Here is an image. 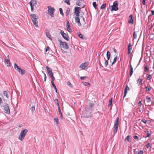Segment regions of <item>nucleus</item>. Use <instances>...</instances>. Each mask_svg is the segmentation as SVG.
I'll return each instance as SVG.
<instances>
[{
    "label": "nucleus",
    "mask_w": 154,
    "mask_h": 154,
    "mask_svg": "<svg viewBox=\"0 0 154 154\" xmlns=\"http://www.w3.org/2000/svg\"><path fill=\"white\" fill-rule=\"evenodd\" d=\"M94 104L93 103H89L87 105L85 108V114L84 116L86 118H89L92 116L91 114V112L94 110Z\"/></svg>",
    "instance_id": "obj_1"
},
{
    "label": "nucleus",
    "mask_w": 154,
    "mask_h": 154,
    "mask_svg": "<svg viewBox=\"0 0 154 154\" xmlns=\"http://www.w3.org/2000/svg\"><path fill=\"white\" fill-rule=\"evenodd\" d=\"M31 20L33 23V25L36 27H38V22L37 19L38 18V16L35 14H33L30 15Z\"/></svg>",
    "instance_id": "obj_2"
},
{
    "label": "nucleus",
    "mask_w": 154,
    "mask_h": 154,
    "mask_svg": "<svg viewBox=\"0 0 154 154\" xmlns=\"http://www.w3.org/2000/svg\"><path fill=\"white\" fill-rule=\"evenodd\" d=\"M28 131L27 129H24L22 130L20 134V136L18 137V139L21 141L23 140L24 137L26 135Z\"/></svg>",
    "instance_id": "obj_3"
},
{
    "label": "nucleus",
    "mask_w": 154,
    "mask_h": 154,
    "mask_svg": "<svg viewBox=\"0 0 154 154\" xmlns=\"http://www.w3.org/2000/svg\"><path fill=\"white\" fill-rule=\"evenodd\" d=\"M14 68L17 70L21 75L24 74L26 72L25 70L22 69L21 68H20L16 63L14 64Z\"/></svg>",
    "instance_id": "obj_4"
},
{
    "label": "nucleus",
    "mask_w": 154,
    "mask_h": 154,
    "mask_svg": "<svg viewBox=\"0 0 154 154\" xmlns=\"http://www.w3.org/2000/svg\"><path fill=\"white\" fill-rule=\"evenodd\" d=\"M119 117H117L114 122V129H113V133L114 134L116 133L117 131L118 126L119 125Z\"/></svg>",
    "instance_id": "obj_5"
},
{
    "label": "nucleus",
    "mask_w": 154,
    "mask_h": 154,
    "mask_svg": "<svg viewBox=\"0 0 154 154\" xmlns=\"http://www.w3.org/2000/svg\"><path fill=\"white\" fill-rule=\"evenodd\" d=\"M49 15L51 17H54V12L55 9L53 7H51L50 6H48L47 7Z\"/></svg>",
    "instance_id": "obj_6"
},
{
    "label": "nucleus",
    "mask_w": 154,
    "mask_h": 154,
    "mask_svg": "<svg viewBox=\"0 0 154 154\" xmlns=\"http://www.w3.org/2000/svg\"><path fill=\"white\" fill-rule=\"evenodd\" d=\"M4 109V112L7 114H9L10 113V109L8 105L6 103H5V104L2 106Z\"/></svg>",
    "instance_id": "obj_7"
},
{
    "label": "nucleus",
    "mask_w": 154,
    "mask_h": 154,
    "mask_svg": "<svg viewBox=\"0 0 154 154\" xmlns=\"http://www.w3.org/2000/svg\"><path fill=\"white\" fill-rule=\"evenodd\" d=\"M58 41L60 42V47L66 49H69V47L68 44L66 42H62L60 40H59Z\"/></svg>",
    "instance_id": "obj_8"
},
{
    "label": "nucleus",
    "mask_w": 154,
    "mask_h": 154,
    "mask_svg": "<svg viewBox=\"0 0 154 154\" xmlns=\"http://www.w3.org/2000/svg\"><path fill=\"white\" fill-rule=\"evenodd\" d=\"M118 2L117 1H115L112 5L111 6L112 9H111V11H116L118 10Z\"/></svg>",
    "instance_id": "obj_9"
},
{
    "label": "nucleus",
    "mask_w": 154,
    "mask_h": 154,
    "mask_svg": "<svg viewBox=\"0 0 154 154\" xmlns=\"http://www.w3.org/2000/svg\"><path fill=\"white\" fill-rule=\"evenodd\" d=\"M60 33L61 36L66 40L69 41V38L68 35L65 33L63 30L60 31Z\"/></svg>",
    "instance_id": "obj_10"
},
{
    "label": "nucleus",
    "mask_w": 154,
    "mask_h": 154,
    "mask_svg": "<svg viewBox=\"0 0 154 154\" xmlns=\"http://www.w3.org/2000/svg\"><path fill=\"white\" fill-rule=\"evenodd\" d=\"M80 10L81 8L80 7H76L75 8L74 13L77 16H79Z\"/></svg>",
    "instance_id": "obj_11"
},
{
    "label": "nucleus",
    "mask_w": 154,
    "mask_h": 154,
    "mask_svg": "<svg viewBox=\"0 0 154 154\" xmlns=\"http://www.w3.org/2000/svg\"><path fill=\"white\" fill-rule=\"evenodd\" d=\"M8 56L9 55H8L6 58L5 59V65H7V66H10V62Z\"/></svg>",
    "instance_id": "obj_12"
},
{
    "label": "nucleus",
    "mask_w": 154,
    "mask_h": 154,
    "mask_svg": "<svg viewBox=\"0 0 154 154\" xmlns=\"http://www.w3.org/2000/svg\"><path fill=\"white\" fill-rule=\"evenodd\" d=\"M66 27L67 30L68 31V32L70 33H71L72 32V30L70 28V26L69 24V22L68 21H66Z\"/></svg>",
    "instance_id": "obj_13"
},
{
    "label": "nucleus",
    "mask_w": 154,
    "mask_h": 154,
    "mask_svg": "<svg viewBox=\"0 0 154 154\" xmlns=\"http://www.w3.org/2000/svg\"><path fill=\"white\" fill-rule=\"evenodd\" d=\"M75 22L78 23L79 26H81L82 25V24L80 21V18L79 16L75 17Z\"/></svg>",
    "instance_id": "obj_14"
},
{
    "label": "nucleus",
    "mask_w": 154,
    "mask_h": 154,
    "mask_svg": "<svg viewBox=\"0 0 154 154\" xmlns=\"http://www.w3.org/2000/svg\"><path fill=\"white\" fill-rule=\"evenodd\" d=\"M133 15L132 14H131L129 17L128 20V22L130 23L133 24Z\"/></svg>",
    "instance_id": "obj_15"
},
{
    "label": "nucleus",
    "mask_w": 154,
    "mask_h": 154,
    "mask_svg": "<svg viewBox=\"0 0 154 154\" xmlns=\"http://www.w3.org/2000/svg\"><path fill=\"white\" fill-rule=\"evenodd\" d=\"M88 66V64L87 63H85L82 64H81L79 67L82 69H84L87 67Z\"/></svg>",
    "instance_id": "obj_16"
},
{
    "label": "nucleus",
    "mask_w": 154,
    "mask_h": 154,
    "mask_svg": "<svg viewBox=\"0 0 154 154\" xmlns=\"http://www.w3.org/2000/svg\"><path fill=\"white\" fill-rule=\"evenodd\" d=\"M127 90H129V88L128 87V85H127L126 86L124 90V95L123 98H125V96L126 95L127 93Z\"/></svg>",
    "instance_id": "obj_17"
},
{
    "label": "nucleus",
    "mask_w": 154,
    "mask_h": 154,
    "mask_svg": "<svg viewBox=\"0 0 154 154\" xmlns=\"http://www.w3.org/2000/svg\"><path fill=\"white\" fill-rule=\"evenodd\" d=\"M46 68L49 75L53 73L51 69L48 66H46Z\"/></svg>",
    "instance_id": "obj_18"
},
{
    "label": "nucleus",
    "mask_w": 154,
    "mask_h": 154,
    "mask_svg": "<svg viewBox=\"0 0 154 154\" xmlns=\"http://www.w3.org/2000/svg\"><path fill=\"white\" fill-rule=\"evenodd\" d=\"M77 2L78 3L77 4V5L80 7L83 6V7L84 6L83 5H82L83 3V1L82 0H79Z\"/></svg>",
    "instance_id": "obj_19"
},
{
    "label": "nucleus",
    "mask_w": 154,
    "mask_h": 154,
    "mask_svg": "<svg viewBox=\"0 0 154 154\" xmlns=\"http://www.w3.org/2000/svg\"><path fill=\"white\" fill-rule=\"evenodd\" d=\"M131 136L130 135H128L125 139V141H127L129 142H131Z\"/></svg>",
    "instance_id": "obj_20"
},
{
    "label": "nucleus",
    "mask_w": 154,
    "mask_h": 154,
    "mask_svg": "<svg viewBox=\"0 0 154 154\" xmlns=\"http://www.w3.org/2000/svg\"><path fill=\"white\" fill-rule=\"evenodd\" d=\"M37 4V2L35 0L31 1L29 2L30 5H32L33 6H34L35 5H36Z\"/></svg>",
    "instance_id": "obj_21"
},
{
    "label": "nucleus",
    "mask_w": 154,
    "mask_h": 154,
    "mask_svg": "<svg viewBox=\"0 0 154 154\" xmlns=\"http://www.w3.org/2000/svg\"><path fill=\"white\" fill-rule=\"evenodd\" d=\"M137 84L138 86L141 85L142 84V79H139L137 80Z\"/></svg>",
    "instance_id": "obj_22"
},
{
    "label": "nucleus",
    "mask_w": 154,
    "mask_h": 154,
    "mask_svg": "<svg viewBox=\"0 0 154 154\" xmlns=\"http://www.w3.org/2000/svg\"><path fill=\"white\" fill-rule=\"evenodd\" d=\"M46 36L49 38L52 41V38H51V35L50 34L49 32H46Z\"/></svg>",
    "instance_id": "obj_23"
},
{
    "label": "nucleus",
    "mask_w": 154,
    "mask_h": 154,
    "mask_svg": "<svg viewBox=\"0 0 154 154\" xmlns=\"http://www.w3.org/2000/svg\"><path fill=\"white\" fill-rule=\"evenodd\" d=\"M130 77L132 76V74L133 73V68L132 65L130 64Z\"/></svg>",
    "instance_id": "obj_24"
},
{
    "label": "nucleus",
    "mask_w": 154,
    "mask_h": 154,
    "mask_svg": "<svg viewBox=\"0 0 154 154\" xmlns=\"http://www.w3.org/2000/svg\"><path fill=\"white\" fill-rule=\"evenodd\" d=\"M79 18L80 19L82 23H85V19L82 16H80Z\"/></svg>",
    "instance_id": "obj_25"
},
{
    "label": "nucleus",
    "mask_w": 154,
    "mask_h": 154,
    "mask_svg": "<svg viewBox=\"0 0 154 154\" xmlns=\"http://www.w3.org/2000/svg\"><path fill=\"white\" fill-rule=\"evenodd\" d=\"M110 52L109 51H107L106 53V57H107V58L108 59V60H109L110 58Z\"/></svg>",
    "instance_id": "obj_26"
},
{
    "label": "nucleus",
    "mask_w": 154,
    "mask_h": 154,
    "mask_svg": "<svg viewBox=\"0 0 154 154\" xmlns=\"http://www.w3.org/2000/svg\"><path fill=\"white\" fill-rule=\"evenodd\" d=\"M104 60H105V62H104V66L105 67H106L107 65H108V60H106L104 57L103 56Z\"/></svg>",
    "instance_id": "obj_27"
},
{
    "label": "nucleus",
    "mask_w": 154,
    "mask_h": 154,
    "mask_svg": "<svg viewBox=\"0 0 154 154\" xmlns=\"http://www.w3.org/2000/svg\"><path fill=\"white\" fill-rule=\"evenodd\" d=\"M70 11V9L69 8H67L66 12V16H68L69 13Z\"/></svg>",
    "instance_id": "obj_28"
},
{
    "label": "nucleus",
    "mask_w": 154,
    "mask_h": 154,
    "mask_svg": "<svg viewBox=\"0 0 154 154\" xmlns=\"http://www.w3.org/2000/svg\"><path fill=\"white\" fill-rule=\"evenodd\" d=\"M106 6V4H103L100 7V9H104L105 8Z\"/></svg>",
    "instance_id": "obj_29"
},
{
    "label": "nucleus",
    "mask_w": 154,
    "mask_h": 154,
    "mask_svg": "<svg viewBox=\"0 0 154 154\" xmlns=\"http://www.w3.org/2000/svg\"><path fill=\"white\" fill-rule=\"evenodd\" d=\"M5 96L7 98L9 97V95L7 91H5L3 92Z\"/></svg>",
    "instance_id": "obj_30"
},
{
    "label": "nucleus",
    "mask_w": 154,
    "mask_h": 154,
    "mask_svg": "<svg viewBox=\"0 0 154 154\" xmlns=\"http://www.w3.org/2000/svg\"><path fill=\"white\" fill-rule=\"evenodd\" d=\"M54 121L56 122L57 125H58L59 124V122L57 118H55L54 119Z\"/></svg>",
    "instance_id": "obj_31"
},
{
    "label": "nucleus",
    "mask_w": 154,
    "mask_h": 154,
    "mask_svg": "<svg viewBox=\"0 0 154 154\" xmlns=\"http://www.w3.org/2000/svg\"><path fill=\"white\" fill-rule=\"evenodd\" d=\"M146 101L147 102H149L151 101L150 98L149 96H147L146 97Z\"/></svg>",
    "instance_id": "obj_32"
},
{
    "label": "nucleus",
    "mask_w": 154,
    "mask_h": 154,
    "mask_svg": "<svg viewBox=\"0 0 154 154\" xmlns=\"http://www.w3.org/2000/svg\"><path fill=\"white\" fill-rule=\"evenodd\" d=\"M58 110H59V114L60 115V118L61 119H63V116H62V113L61 112V111H60V107H58Z\"/></svg>",
    "instance_id": "obj_33"
},
{
    "label": "nucleus",
    "mask_w": 154,
    "mask_h": 154,
    "mask_svg": "<svg viewBox=\"0 0 154 154\" xmlns=\"http://www.w3.org/2000/svg\"><path fill=\"white\" fill-rule=\"evenodd\" d=\"M59 11L60 14L62 15V16H64V14L63 12V11L62 9L61 8H59Z\"/></svg>",
    "instance_id": "obj_34"
},
{
    "label": "nucleus",
    "mask_w": 154,
    "mask_h": 154,
    "mask_svg": "<svg viewBox=\"0 0 154 154\" xmlns=\"http://www.w3.org/2000/svg\"><path fill=\"white\" fill-rule=\"evenodd\" d=\"M54 101L55 103H56L57 105L58 106V107H59L58 99H56L54 100Z\"/></svg>",
    "instance_id": "obj_35"
},
{
    "label": "nucleus",
    "mask_w": 154,
    "mask_h": 154,
    "mask_svg": "<svg viewBox=\"0 0 154 154\" xmlns=\"http://www.w3.org/2000/svg\"><path fill=\"white\" fill-rule=\"evenodd\" d=\"M133 36L134 38V39L136 38L137 35V34L136 33V32L135 31H134V32Z\"/></svg>",
    "instance_id": "obj_36"
},
{
    "label": "nucleus",
    "mask_w": 154,
    "mask_h": 154,
    "mask_svg": "<svg viewBox=\"0 0 154 154\" xmlns=\"http://www.w3.org/2000/svg\"><path fill=\"white\" fill-rule=\"evenodd\" d=\"M132 49V45L131 43H130L128 44V50H131Z\"/></svg>",
    "instance_id": "obj_37"
},
{
    "label": "nucleus",
    "mask_w": 154,
    "mask_h": 154,
    "mask_svg": "<svg viewBox=\"0 0 154 154\" xmlns=\"http://www.w3.org/2000/svg\"><path fill=\"white\" fill-rule=\"evenodd\" d=\"M144 69H145V70H144L145 72H146L149 69H148L147 66L145 64Z\"/></svg>",
    "instance_id": "obj_38"
},
{
    "label": "nucleus",
    "mask_w": 154,
    "mask_h": 154,
    "mask_svg": "<svg viewBox=\"0 0 154 154\" xmlns=\"http://www.w3.org/2000/svg\"><path fill=\"white\" fill-rule=\"evenodd\" d=\"M117 59V56H116L114 58L113 60V61L112 63V65L113 64L116 62V61Z\"/></svg>",
    "instance_id": "obj_39"
},
{
    "label": "nucleus",
    "mask_w": 154,
    "mask_h": 154,
    "mask_svg": "<svg viewBox=\"0 0 154 154\" xmlns=\"http://www.w3.org/2000/svg\"><path fill=\"white\" fill-rule=\"evenodd\" d=\"M67 84L70 88H72L73 86L70 82H68L67 83Z\"/></svg>",
    "instance_id": "obj_40"
},
{
    "label": "nucleus",
    "mask_w": 154,
    "mask_h": 154,
    "mask_svg": "<svg viewBox=\"0 0 154 154\" xmlns=\"http://www.w3.org/2000/svg\"><path fill=\"white\" fill-rule=\"evenodd\" d=\"M93 5L95 9H96V7L97 6L96 3L95 2H94L93 3Z\"/></svg>",
    "instance_id": "obj_41"
},
{
    "label": "nucleus",
    "mask_w": 154,
    "mask_h": 154,
    "mask_svg": "<svg viewBox=\"0 0 154 154\" xmlns=\"http://www.w3.org/2000/svg\"><path fill=\"white\" fill-rule=\"evenodd\" d=\"M64 2L68 5H70V3L69 2V0H65L64 1Z\"/></svg>",
    "instance_id": "obj_42"
},
{
    "label": "nucleus",
    "mask_w": 154,
    "mask_h": 154,
    "mask_svg": "<svg viewBox=\"0 0 154 154\" xmlns=\"http://www.w3.org/2000/svg\"><path fill=\"white\" fill-rule=\"evenodd\" d=\"M78 35L79 38H81L83 39V35H82V34H81L80 33H79V34L78 33Z\"/></svg>",
    "instance_id": "obj_43"
},
{
    "label": "nucleus",
    "mask_w": 154,
    "mask_h": 154,
    "mask_svg": "<svg viewBox=\"0 0 154 154\" xmlns=\"http://www.w3.org/2000/svg\"><path fill=\"white\" fill-rule=\"evenodd\" d=\"M112 98H111L110 99L109 102V104L108 105L109 106H110L111 105L112 103Z\"/></svg>",
    "instance_id": "obj_44"
},
{
    "label": "nucleus",
    "mask_w": 154,
    "mask_h": 154,
    "mask_svg": "<svg viewBox=\"0 0 154 154\" xmlns=\"http://www.w3.org/2000/svg\"><path fill=\"white\" fill-rule=\"evenodd\" d=\"M88 78V76H85L81 77H80V79L82 80H83L85 79H87Z\"/></svg>",
    "instance_id": "obj_45"
},
{
    "label": "nucleus",
    "mask_w": 154,
    "mask_h": 154,
    "mask_svg": "<svg viewBox=\"0 0 154 154\" xmlns=\"http://www.w3.org/2000/svg\"><path fill=\"white\" fill-rule=\"evenodd\" d=\"M4 104H5V103H3V101H2V99L0 100V104L1 106H3V105H4Z\"/></svg>",
    "instance_id": "obj_46"
},
{
    "label": "nucleus",
    "mask_w": 154,
    "mask_h": 154,
    "mask_svg": "<svg viewBox=\"0 0 154 154\" xmlns=\"http://www.w3.org/2000/svg\"><path fill=\"white\" fill-rule=\"evenodd\" d=\"M51 84L52 87L53 86L54 88H55L56 86L54 84V82L52 81H51Z\"/></svg>",
    "instance_id": "obj_47"
},
{
    "label": "nucleus",
    "mask_w": 154,
    "mask_h": 154,
    "mask_svg": "<svg viewBox=\"0 0 154 154\" xmlns=\"http://www.w3.org/2000/svg\"><path fill=\"white\" fill-rule=\"evenodd\" d=\"M30 110L32 112H33V111L35 110V107L34 106H32L30 108Z\"/></svg>",
    "instance_id": "obj_48"
},
{
    "label": "nucleus",
    "mask_w": 154,
    "mask_h": 154,
    "mask_svg": "<svg viewBox=\"0 0 154 154\" xmlns=\"http://www.w3.org/2000/svg\"><path fill=\"white\" fill-rule=\"evenodd\" d=\"M152 75H149L147 77V79L149 80H150L152 79Z\"/></svg>",
    "instance_id": "obj_49"
},
{
    "label": "nucleus",
    "mask_w": 154,
    "mask_h": 154,
    "mask_svg": "<svg viewBox=\"0 0 154 154\" xmlns=\"http://www.w3.org/2000/svg\"><path fill=\"white\" fill-rule=\"evenodd\" d=\"M42 72L43 73L44 76V81H45L46 80V76L44 72Z\"/></svg>",
    "instance_id": "obj_50"
},
{
    "label": "nucleus",
    "mask_w": 154,
    "mask_h": 154,
    "mask_svg": "<svg viewBox=\"0 0 154 154\" xmlns=\"http://www.w3.org/2000/svg\"><path fill=\"white\" fill-rule=\"evenodd\" d=\"M146 91H150V89L149 88L147 87H146Z\"/></svg>",
    "instance_id": "obj_51"
},
{
    "label": "nucleus",
    "mask_w": 154,
    "mask_h": 154,
    "mask_svg": "<svg viewBox=\"0 0 154 154\" xmlns=\"http://www.w3.org/2000/svg\"><path fill=\"white\" fill-rule=\"evenodd\" d=\"M30 7H31V11H32V12L33 11L34 9V8L33 7V6H32V5H30Z\"/></svg>",
    "instance_id": "obj_52"
},
{
    "label": "nucleus",
    "mask_w": 154,
    "mask_h": 154,
    "mask_svg": "<svg viewBox=\"0 0 154 154\" xmlns=\"http://www.w3.org/2000/svg\"><path fill=\"white\" fill-rule=\"evenodd\" d=\"M143 150H140L139 152H138V154H143Z\"/></svg>",
    "instance_id": "obj_53"
},
{
    "label": "nucleus",
    "mask_w": 154,
    "mask_h": 154,
    "mask_svg": "<svg viewBox=\"0 0 154 154\" xmlns=\"http://www.w3.org/2000/svg\"><path fill=\"white\" fill-rule=\"evenodd\" d=\"M133 138L135 139H137V140H138V137L137 136H136V135H135L134 136V137H133Z\"/></svg>",
    "instance_id": "obj_54"
},
{
    "label": "nucleus",
    "mask_w": 154,
    "mask_h": 154,
    "mask_svg": "<svg viewBox=\"0 0 154 154\" xmlns=\"http://www.w3.org/2000/svg\"><path fill=\"white\" fill-rule=\"evenodd\" d=\"M150 146V143H148L146 145V147L147 148H149V147Z\"/></svg>",
    "instance_id": "obj_55"
},
{
    "label": "nucleus",
    "mask_w": 154,
    "mask_h": 154,
    "mask_svg": "<svg viewBox=\"0 0 154 154\" xmlns=\"http://www.w3.org/2000/svg\"><path fill=\"white\" fill-rule=\"evenodd\" d=\"M141 121L145 124L146 123V121L145 119H142Z\"/></svg>",
    "instance_id": "obj_56"
},
{
    "label": "nucleus",
    "mask_w": 154,
    "mask_h": 154,
    "mask_svg": "<svg viewBox=\"0 0 154 154\" xmlns=\"http://www.w3.org/2000/svg\"><path fill=\"white\" fill-rule=\"evenodd\" d=\"M138 104L139 106H141L142 105V101H140L139 102Z\"/></svg>",
    "instance_id": "obj_57"
},
{
    "label": "nucleus",
    "mask_w": 154,
    "mask_h": 154,
    "mask_svg": "<svg viewBox=\"0 0 154 154\" xmlns=\"http://www.w3.org/2000/svg\"><path fill=\"white\" fill-rule=\"evenodd\" d=\"M49 50V47H48V46L46 48V50H45V52H47V51Z\"/></svg>",
    "instance_id": "obj_58"
},
{
    "label": "nucleus",
    "mask_w": 154,
    "mask_h": 154,
    "mask_svg": "<svg viewBox=\"0 0 154 154\" xmlns=\"http://www.w3.org/2000/svg\"><path fill=\"white\" fill-rule=\"evenodd\" d=\"M85 84H84L86 86H87L88 85H90V83H88L85 82Z\"/></svg>",
    "instance_id": "obj_59"
},
{
    "label": "nucleus",
    "mask_w": 154,
    "mask_h": 154,
    "mask_svg": "<svg viewBox=\"0 0 154 154\" xmlns=\"http://www.w3.org/2000/svg\"><path fill=\"white\" fill-rule=\"evenodd\" d=\"M147 134V136H146V137H149L150 136L151 134H149V133Z\"/></svg>",
    "instance_id": "obj_60"
},
{
    "label": "nucleus",
    "mask_w": 154,
    "mask_h": 154,
    "mask_svg": "<svg viewBox=\"0 0 154 154\" xmlns=\"http://www.w3.org/2000/svg\"><path fill=\"white\" fill-rule=\"evenodd\" d=\"M49 75L51 77V78H52V77H54L53 73L51 74H50Z\"/></svg>",
    "instance_id": "obj_61"
},
{
    "label": "nucleus",
    "mask_w": 154,
    "mask_h": 154,
    "mask_svg": "<svg viewBox=\"0 0 154 154\" xmlns=\"http://www.w3.org/2000/svg\"><path fill=\"white\" fill-rule=\"evenodd\" d=\"M49 75L51 77V78H52V77H54L53 73L51 74H50Z\"/></svg>",
    "instance_id": "obj_62"
},
{
    "label": "nucleus",
    "mask_w": 154,
    "mask_h": 154,
    "mask_svg": "<svg viewBox=\"0 0 154 154\" xmlns=\"http://www.w3.org/2000/svg\"><path fill=\"white\" fill-rule=\"evenodd\" d=\"M142 3L143 5H145V1H143L142 2Z\"/></svg>",
    "instance_id": "obj_63"
},
{
    "label": "nucleus",
    "mask_w": 154,
    "mask_h": 154,
    "mask_svg": "<svg viewBox=\"0 0 154 154\" xmlns=\"http://www.w3.org/2000/svg\"><path fill=\"white\" fill-rule=\"evenodd\" d=\"M151 13L152 15H154V11H151Z\"/></svg>",
    "instance_id": "obj_64"
}]
</instances>
